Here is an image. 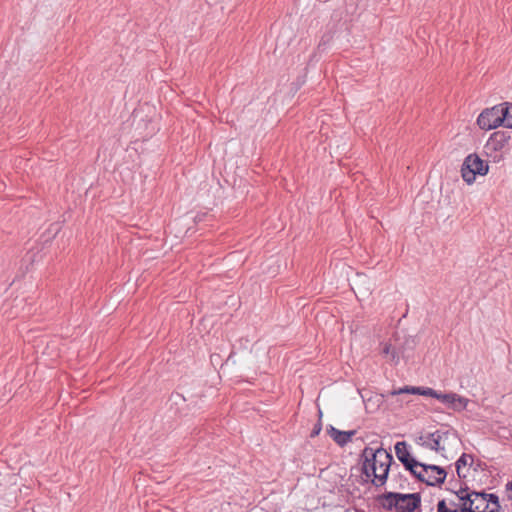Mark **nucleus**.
Returning a JSON list of instances; mask_svg holds the SVG:
<instances>
[{"mask_svg": "<svg viewBox=\"0 0 512 512\" xmlns=\"http://www.w3.org/2000/svg\"><path fill=\"white\" fill-rule=\"evenodd\" d=\"M511 139L512 131H495L490 135L485 145V149L490 152L502 151L503 149L510 147Z\"/></svg>", "mask_w": 512, "mask_h": 512, "instance_id": "8", "label": "nucleus"}, {"mask_svg": "<svg viewBox=\"0 0 512 512\" xmlns=\"http://www.w3.org/2000/svg\"><path fill=\"white\" fill-rule=\"evenodd\" d=\"M394 450L397 459L403 465L406 471H408L416 481H423V473L416 470L420 467L422 462L418 461L411 454V446L407 441H398L394 445Z\"/></svg>", "mask_w": 512, "mask_h": 512, "instance_id": "5", "label": "nucleus"}, {"mask_svg": "<svg viewBox=\"0 0 512 512\" xmlns=\"http://www.w3.org/2000/svg\"><path fill=\"white\" fill-rule=\"evenodd\" d=\"M435 399L445 404L449 409H452L457 412L465 410L469 402V399L455 392L443 393L441 391H438Z\"/></svg>", "mask_w": 512, "mask_h": 512, "instance_id": "9", "label": "nucleus"}, {"mask_svg": "<svg viewBox=\"0 0 512 512\" xmlns=\"http://www.w3.org/2000/svg\"><path fill=\"white\" fill-rule=\"evenodd\" d=\"M502 125L505 128L512 129V103L503 102L499 104Z\"/></svg>", "mask_w": 512, "mask_h": 512, "instance_id": "14", "label": "nucleus"}, {"mask_svg": "<svg viewBox=\"0 0 512 512\" xmlns=\"http://www.w3.org/2000/svg\"><path fill=\"white\" fill-rule=\"evenodd\" d=\"M484 466H486L484 462H482L481 460H477V462L474 461V465L472 468L474 471H478L479 469L483 470Z\"/></svg>", "mask_w": 512, "mask_h": 512, "instance_id": "22", "label": "nucleus"}, {"mask_svg": "<svg viewBox=\"0 0 512 512\" xmlns=\"http://www.w3.org/2000/svg\"><path fill=\"white\" fill-rule=\"evenodd\" d=\"M454 465L459 479L464 480L466 478V474H462L461 470L463 467L467 465H469V467H473L474 456L471 454L462 453V455L456 460Z\"/></svg>", "mask_w": 512, "mask_h": 512, "instance_id": "13", "label": "nucleus"}, {"mask_svg": "<svg viewBox=\"0 0 512 512\" xmlns=\"http://www.w3.org/2000/svg\"><path fill=\"white\" fill-rule=\"evenodd\" d=\"M448 431L436 430L426 435L427 442L421 443V446L438 453L445 451V447L441 445V440L448 435Z\"/></svg>", "mask_w": 512, "mask_h": 512, "instance_id": "11", "label": "nucleus"}, {"mask_svg": "<svg viewBox=\"0 0 512 512\" xmlns=\"http://www.w3.org/2000/svg\"><path fill=\"white\" fill-rule=\"evenodd\" d=\"M489 171L487 161L481 159L477 153L467 155L461 166L462 179L471 185L475 182L476 176H485Z\"/></svg>", "mask_w": 512, "mask_h": 512, "instance_id": "4", "label": "nucleus"}, {"mask_svg": "<svg viewBox=\"0 0 512 512\" xmlns=\"http://www.w3.org/2000/svg\"><path fill=\"white\" fill-rule=\"evenodd\" d=\"M326 431L327 434L333 439V441L340 447H344L349 442H351L353 436L357 433L356 430H339L335 428L333 425H328Z\"/></svg>", "mask_w": 512, "mask_h": 512, "instance_id": "10", "label": "nucleus"}, {"mask_svg": "<svg viewBox=\"0 0 512 512\" xmlns=\"http://www.w3.org/2000/svg\"><path fill=\"white\" fill-rule=\"evenodd\" d=\"M319 417H320V419L314 424V427L311 430V433H310L311 438L318 436L322 430V422H321L322 411L321 410H319Z\"/></svg>", "mask_w": 512, "mask_h": 512, "instance_id": "19", "label": "nucleus"}, {"mask_svg": "<svg viewBox=\"0 0 512 512\" xmlns=\"http://www.w3.org/2000/svg\"><path fill=\"white\" fill-rule=\"evenodd\" d=\"M438 391L425 386H417L416 395L425 396V397H431L436 398Z\"/></svg>", "mask_w": 512, "mask_h": 512, "instance_id": "17", "label": "nucleus"}, {"mask_svg": "<svg viewBox=\"0 0 512 512\" xmlns=\"http://www.w3.org/2000/svg\"><path fill=\"white\" fill-rule=\"evenodd\" d=\"M359 461L362 464L361 474L370 479L371 484L376 488L386 484L393 465L399 468L391 451L386 450L382 445L375 449L366 446L361 451Z\"/></svg>", "mask_w": 512, "mask_h": 512, "instance_id": "1", "label": "nucleus"}, {"mask_svg": "<svg viewBox=\"0 0 512 512\" xmlns=\"http://www.w3.org/2000/svg\"><path fill=\"white\" fill-rule=\"evenodd\" d=\"M379 508L391 512H416L422 506V495L420 492L401 493L396 491H385L374 498Z\"/></svg>", "mask_w": 512, "mask_h": 512, "instance_id": "2", "label": "nucleus"}, {"mask_svg": "<svg viewBox=\"0 0 512 512\" xmlns=\"http://www.w3.org/2000/svg\"><path fill=\"white\" fill-rule=\"evenodd\" d=\"M333 39V33L331 31L325 32L318 43L317 52H324L327 46L331 43Z\"/></svg>", "mask_w": 512, "mask_h": 512, "instance_id": "16", "label": "nucleus"}, {"mask_svg": "<svg viewBox=\"0 0 512 512\" xmlns=\"http://www.w3.org/2000/svg\"><path fill=\"white\" fill-rule=\"evenodd\" d=\"M508 499L512 501V493L508 494Z\"/></svg>", "mask_w": 512, "mask_h": 512, "instance_id": "25", "label": "nucleus"}, {"mask_svg": "<svg viewBox=\"0 0 512 512\" xmlns=\"http://www.w3.org/2000/svg\"><path fill=\"white\" fill-rule=\"evenodd\" d=\"M393 343H386L382 349V353L390 355V362L398 365L400 358L405 361L409 360L418 344L416 336L401 335L400 332H395L392 336Z\"/></svg>", "mask_w": 512, "mask_h": 512, "instance_id": "3", "label": "nucleus"}, {"mask_svg": "<svg viewBox=\"0 0 512 512\" xmlns=\"http://www.w3.org/2000/svg\"><path fill=\"white\" fill-rule=\"evenodd\" d=\"M436 512H455L452 507L448 506V500L445 498L439 499L436 504Z\"/></svg>", "mask_w": 512, "mask_h": 512, "instance_id": "18", "label": "nucleus"}, {"mask_svg": "<svg viewBox=\"0 0 512 512\" xmlns=\"http://www.w3.org/2000/svg\"><path fill=\"white\" fill-rule=\"evenodd\" d=\"M477 504L481 507H485L487 505V510L489 509V505H492L491 509H497L498 512H502V508L500 505L499 496L495 493H487L485 490L477 491Z\"/></svg>", "mask_w": 512, "mask_h": 512, "instance_id": "12", "label": "nucleus"}, {"mask_svg": "<svg viewBox=\"0 0 512 512\" xmlns=\"http://www.w3.org/2000/svg\"><path fill=\"white\" fill-rule=\"evenodd\" d=\"M505 489L508 492V494L512 493V480L506 483Z\"/></svg>", "mask_w": 512, "mask_h": 512, "instance_id": "24", "label": "nucleus"}, {"mask_svg": "<svg viewBox=\"0 0 512 512\" xmlns=\"http://www.w3.org/2000/svg\"><path fill=\"white\" fill-rule=\"evenodd\" d=\"M499 104L485 108L477 118V125L482 130H492L502 125Z\"/></svg>", "mask_w": 512, "mask_h": 512, "instance_id": "7", "label": "nucleus"}, {"mask_svg": "<svg viewBox=\"0 0 512 512\" xmlns=\"http://www.w3.org/2000/svg\"><path fill=\"white\" fill-rule=\"evenodd\" d=\"M416 512H421V509H420V510H418V511H416Z\"/></svg>", "mask_w": 512, "mask_h": 512, "instance_id": "26", "label": "nucleus"}, {"mask_svg": "<svg viewBox=\"0 0 512 512\" xmlns=\"http://www.w3.org/2000/svg\"><path fill=\"white\" fill-rule=\"evenodd\" d=\"M461 483H465L463 480H455L454 478L450 479L449 482H448V486L447 487H452L454 489H458V487H460V484Z\"/></svg>", "mask_w": 512, "mask_h": 512, "instance_id": "21", "label": "nucleus"}, {"mask_svg": "<svg viewBox=\"0 0 512 512\" xmlns=\"http://www.w3.org/2000/svg\"><path fill=\"white\" fill-rule=\"evenodd\" d=\"M420 468L423 473V481H419L420 483L432 487H441L444 484L448 474L444 467L422 462Z\"/></svg>", "mask_w": 512, "mask_h": 512, "instance_id": "6", "label": "nucleus"}, {"mask_svg": "<svg viewBox=\"0 0 512 512\" xmlns=\"http://www.w3.org/2000/svg\"><path fill=\"white\" fill-rule=\"evenodd\" d=\"M416 391H417V386L405 385L398 389L391 390L390 392H388V396H397V395H401V394L416 395Z\"/></svg>", "mask_w": 512, "mask_h": 512, "instance_id": "15", "label": "nucleus"}, {"mask_svg": "<svg viewBox=\"0 0 512 512\" xmlns=\"http://www.w3.org/2000/svg\"><path fill=\"white\" fill-rule=\"evenodd\" d=\"M394 480L401 481L400 486H399L400 489H404L405 488L403 483L407 482V478L402 473L399 472L397 475H395L394 476Z\"/></svg>", "mask_w": 512, "mask_h": 512, "instance_id": "20", "label": "nucleus"}, {"mask_svg": "<svg viewBox=\"0 0 512 512\" xmlns=\"http://www.w3.org/2000/svg\"><path fill=\"white\" fill-rule=\"evenodd\" d=\"M427 442V439H426V436H423V435H420L417 439H416V443L418 445L421 446V443H425Z\"/></svg>", "mask_w": 512, "mask_h": 512, "instance_id": "23", "label": "nucleus"}]
</instances>
